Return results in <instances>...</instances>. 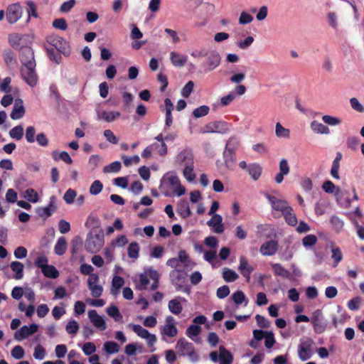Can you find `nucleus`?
Returning a JSON list of instances; mask_svg holds the SVG:
<instances>
[{"instance_id": "nucleus-53", "label": "nucleus", "mask_w": 364, "mask_h": 364, "mask_svg": "<svg viewBox=\"0 0 364 364\" xmlns=\"http://www.w3.org/2000/svg\"><path fill=\"white\" fill-rule=\"evenodd\" d=\"M8 41L12 48H17L21 45L22 36L18 33H12L9 36Z\"/></svg>"}, {"instance_id": "nucleus-37", "label": "nucleus", "mask_w": 364, "mask_h": 364, "mask_svg": "<svg viewBox=\"0 0 364 364\" xmlns=\"http://www.w3.org/2000/svg\"><path fill=\"white\" fill-rule=\"evenodd\" d=\"M45 48H46V50L47 53V55L51 61H53L57 64H59L61 62V60H62L61 54L62 53L58 51L57 50L54 49L53 48H49V47L46 46Z\"/></svg>"}, {"instance_id": "nucleus-28", "label": "nucleus", "mask_w": 364, "mask_h": 364, "mask_svg": "<svg viewBox=\"0 0 364 364\" xmlns=\"http://www.w3.org/2000/svg\"><path fill=\"white\" fill-rule=\"evenodd\" d=\"M342 154L341 152H337L335 159L332 163V166L331 169V175L333 178L336 179H339L340 176L338 173L339 168H340V161L342 159Z\"/></svg>"}, {"instance_id": "nucleus-61", "label": "nucleus", "mask_w": 364, "mask_h": 364, "mask_svg": "<svg viewBox=\"0 0 364 364\" xmlns=\"http://www.w3.org/2000/svg\"><path fill=\"white\" fill-rule=\"evenodd\" d=\"M25 354L23 348L21 346H16L11 350V356L17 360L23 358Z\"/></svg>"}, {"instance_id": "nucleus-42", "label": "nucleus", "mask_w": 364, "mask_h": 364, "mask_svg": "<svg viewBox=\"0 0 364 364\" xmlns=\"http://www.w3.org/2000/svg\"><path fill=\"white\" fill-rule=\"evenodd\" d=\"M146 274L149 275V278L154 280V282L152 283L151 286V290H155L159 287V272L151 268H149L146 270Z\"/></svg>"}, {"instance_id": "nucleus-49", "label": "nucleus", "mask_w": 364, "mask_h": 364, "mask_svg": "<svg viewBox=\"0 0 364 364\" xmlns=\"http://www.w3.org/2000/svg\"><path fill=\"white\" fill-rule=\"evenodd\" d=\"M24 198L29 202L35 203L39 200L38 193L33 188H28L25 191Z\"/></svg>"}, {"instance_id": "nucleus-33", "label": "nucleus", "mask_w": 364, "mask_h": 364, "mask_svg": "<svg viewBox=\"0 0 364 364\" xmlns=\"http://www.w3.org/2000/svg\"><path fill=\"white\" fill-rule=\"evenodd\" d=\"M177 212L183 218H187L192 214L189 204L186 200H183L178 203Z\"/></svg>"}, {"instance_id": "nucleus-23", "label": "nucleus", "mask_w": 364, "mask_h": 364, "mask_svg": "<svg viewBox=\"0 0 364 364\" xmlns=\"http://www.w3.org/2000/svg\"><path fill=\"white\" fill-rule=\"evenodd\" d=\"M177 159L184 166L193 165L194 164L193 152L188 149L181 151L178 154Z\"/></svg>"}, {"instance_id": "nucleus-27", "label": "nucleus", "mask_w": 364, "mask_h": 364, "mask_svg": "<svg viewBox=\"0 0 364 364\" xmlns=\"http://www.w3.org/2000/svg\"><path fill=\"white\" fill-rule=\"evenodd\" d=\"M170 59L172 64L176 67H182L187 62V56L181 55L176 52H171L170 53Z\"/></svg>"}, {"instance_id": "nucleus-30", "label": "nucleus", "mask_w": 364, "mask_h": 364, "mask_svg": "<svg viewBox=\"0 0 364 364\" xmlns=\"http://www.w3.org/2000/svg\"><path fill=\"white\" fill-rule=\"evenodd\" d=\"M92 325L100 331L107 328V324L104 318L97 314L95 310H92Z\"/></svg>"}, {"instance_id": "nucleus-48", "label": "nucleus", "mask_w": 364, "mask_h": 364, "mask_svg": "<svg viewBox=\"0 0 364 364\" xmlns=\"http://www.w3.org/2000/svg\"><path fill=\"white\" fill-rule=\"evenodd\" d=\"M122 168L121 162L115 161L103 168L104 173H118Z\"/></svg>"}, {"instance_id": "nucleus-54", "label": "nucleus", "mask_w": 364, "mask_h": 364, "mask_svg": "<svg viewBox=\"0 0 364 364\" xmlns=\"http://www.w3.org/2000/svg\"><path fill=\"white\" fill-rule=\"evenodd\" d=\"M105 350L109 354L118 353L119 346L114 341H107L104 344Z\"/></svg>"}, {"instance_id": "nucleus-19", "label": "nucleus", "mask_w": 364, "mask_h": 364, "mask_svg": "<svg viewBox=\"0 0 364 364\" xmlns=\"http://www.w3.org/2000/svg\"><path fill=\"white\" fill-rule=\"evenodd\" d=\"M238 269L240 274L246 279V282H249L250 280V275L253 271V267L250 265L247 259L244 257H240V265Z\"/></svg>"}, {"instance_id": "nucleus-9", "label": "nucleus", "mask_w": 364, "mask_h": 364, "mask_svg": "<svg viewBox=\"0 0 364 364\" xmlns=\"http://www.w3.org/2000/svg\"><path fill=\"white\" fill-rule=\"evenodd\" d=\"M23 8L19 3L9 5L6 9V20L10 24L16 23L21 17Z\"/></svg>"}, {"instance_id": "nucleus-20", "label": "nucleus", "mask_w": 364, "mask_h": 364, "mask_svg": "<svg viewBox=\"0 0 364 364\" xmlns=\"http://www.w3.org/2000/svg\"><path fill=\"white\" fill-rule=\"evenodd\" d=\"M278 250V242L276 240H269L263 243L259 249L260 252L265 256L274 255Z\"/></svg>"}, {"instance_id": "nucleus-46", "label": "nucleus", "mask_w": 364, "mask_h": 364, "mask_svg": "<svg viewBox=\"0 0 364 364\" xmlns=\"http://www.w3.org/2000/svg\"><path fill=\"white\" fill-rule=\"evenodd\" d=\"M178 333V329L173 323H166L162 331V334L168 337H175Z\"/></svg>"}, {"instance_id": "nucleus-55", "label": "nucleus", "mask_w": 364, "mask_h": 364, "mask_svg": "<svg viewBox=\"0 0 364 364\" xmlns=\"http://www.w3.org/2000/svg\"><path fill=\"white\" fill-rule=\"evenodd\" d=\"M183 174L188 181L192 182L196 178V174L193 171V164L190 166H185Z\"/></svg>"}, {"instance_id": "nucleus-45", "label": "nucleus", "mask_w": 364, "mask_h": 364, "mask_svg": "<svg viewBox=\"0 0 364 364\" xmlns=\"http://www.w3.org/2000/svg\"><path fill=\"white\" fill-rule=\"evenodd\" d=\"M275 134L279 138L288 139L290 136L289 129L284 128L279 122L276 124Z\"/></svg>"}, {"instance_id": "nucleus-59", "label": "nucleus", "mask_w": 364, "mask_h": 364, "mask_svg": "<svg viewBox=\"0 0 364 364\" xmlns=\"http://www.w3.org/2000/svg\"><path fill=\"white\" fill-rule=\"evenodd\" d=\"M82 246V239L80 236H75L71 242V253H77L78 250Z\"/></svg>"}, {"instance_id": "nucleus-58", "label": "nucleus", "mask_w": 364, "mask_h": 364, "mask_svg": "<svg viewBox=\"0 0 364 364\" xmlns=\"http://www.w3.org/2000/svg\"><path fill=\"white\" fill-rule=\"evenodd\" d=\"M149 275L146 274V270L145 271L144 274H140L139 276V284H138V289L139 290H145L146 289V287L148 284L149 283Z\"/></svg>"}, {"instance_id": "nucleus-6", "label": "nucleus", "mask_w": 364, "mask_h": 364, "mask_svg": "<svg viewBox=\"0 0 364 364\" xmlns=\"http://www.w3.org/2000/svg\"><path fill=\"white\" fill-rule=\"evenodd\" d=\"M221 62L220 53L215 50H211L206 56L205 60L202 63V67L205 73L214 70L217 68Z\"/></svg>"}, {"instance_id": "nucleus-52", "label": "nucleus", "mask_w": 364, "mask_h": 364, "mask_svg": "<svg viewBox=\"0 0 364 364\" xmlns=\"http://www.w3.org/2000/svg\"><path fill=\"white\" fill-rule=\"evenodd\" d=\"M331 257L333 259V267H336L338 264L343 259V253L338 247H333L331 249Z\"/></svg>"}, {"instance_id": "nucleus-16", "label": "nucleus", "mask_w": 364, "mask_h": 364, "mask_svg": "<svg viewBox=\"0 0 364 364\" xmlns=\"http://www.w3.org/2000/svg\"><path fill=\"white\" fill-rule=\"evenodd\" d=\"M56 197L54 196H52L50 198L49 203L48 206L43 207V208H39L37 209V213L38 215L44 219L48 218V217L51 216L52 214L55 212L57 210V206L55 205L56 203Z\"/></svg>"}, {"instance_id": "nucleus-50", "label": "nucleus", "mask_w": 364, "mask_h": 364, "mask_svg": "<svg viewBox=\"0 0 364 364\" xmlns=\"http://www.w3.org/2000/svg\"><path fill=\"white\" fill-rule=\"evenodd\" d=\"M9 135L12 139L17 141L22 139L23 136V128L21 125H18L12 128L9 132Z\"/></svg>"}, {"instance_id": "nucleus-1", "label": "nucleus", "mask_w": 364, "mask_h": 364, "mask_svg": "<svg viewBox=\"0 0 364 364\" xmlns=\"http://www.w3.org/2000/svg\"><path fill=\"white\" fill-rule=\"evenodd\" d=\"M176 348L180 356H188V360L192 363H196L199 360V354L192 343L187 341L184 338L178 340Z\"/></svg>"}, {"instance_id": "nucleus-29", "label": "nucleus", "mask_w": 364, "mask_h": 364, "mask_svg": "<svg viewBox=\"0 0 364 364\" xmlns=\"http://www.w3.org/2000/svg\"><path fill=\"white\" fill-rule=\"evenodd\" d=\"M120 115L121 114L118 111H103L101 113L98 114V118L100 119H103L107 122H111L119 118Z\"/></svg>"}, {"instance_id": "nucleus-56", "label": "nucleus", "mask_w": 364, "mask_h": 364, "mask_svg": "<svg viewBox=\"0 0 364 364\" xmlns=\"http://www.w3.org/2000/svg\"><path fill=\"white\" fill-rule=\"evenodd\" d=\"M210 108L207 105H201L196 108L193 112V115L196 118H200L206 116L209 112Z\"/></svg>"}, {"instance_id": "nucleus-2", "label": "nucleus", "mask_w": 364, "mask_h": 364, "mask_svg": "<svg viewBox=\"0 0 364 364\" xmlns=\"http://www.w3.org/2000/svg\"><path fill=\"white\" fill-rule=\"evenodd\" d=\"M46 40L50 46L60 52L64 56L68 57L70 55L71 49L70 43L63 37L52 33L47 36Z\"/></svg>"}, {"instance_id": "nucleus-39", "label": "nucleus", "mask_w": 364, "mask_h": 364, "mask_svg": "<svg viewBox=\"0 0 364 364\" xmlns=\"http://www.w3.org/2000/svg\"><path fill=\"white\" fill-rule=\"evenodd\" d=\"M282 215L284 216L285 221L290 225L294 226L297 224V218L294 213L291 207H289L288 210H285Z\"/></svg>"}, {"instance_id": "nucleus-40", "label": "nucleus", "mask_w": 364, "mask_h": 364, "mask_svg": "<svg viewBox=\"0 0 364 364\" xmlns=\"http://www.w3.org/2000/svg\"><path fill=\"white\" fill-rule=\"evenodd\" d=\"M107 314L110 317L113 318L116 322H122V321L123 316L121 314V313L119 312V309L116 306L112 305V306H109L107 309Z\"/></svg>"}, {"instance_id": "nucleus-47", "label": "nucleus", "mask_w": 364, "mask_h": 364, "mask_svg": "<svg viewBox=\"0 0 364 364\" xmlns=\"http://www.w3.org/2000/svg\"><path fill=\"white\" fill-rule=\"evenodd\" d=\"M139 245L136 242H133L129 244L127 248V253L129 257L132 259H137L139 257Z\"/></svg>"}, {"instance_id": "nucleus-13", "label": "nucleus", "mask_w": 364, "mask_h": 364, "mask_svg": "<svg viewBox=\"0 0 364 364\" xmlns=\"http://www.w3.org/2000/svg\"><path fill=\"white\" fill-rule=\"evenodd\" d=\"M20 60L22 66H36V61L34 58V52L31 47H23L21 49Z\"/></svg>"}, {"instance_id": "nucleus-15", "label": "nucleus", "mask_w": 364, "mask_h": 364, "mask_svg": "<svg viewBox=\"0 0 364 364\" xmlns=\"http://www.w3.org/2000/svg\"><path fill=\"white\" fill-rule=\"evenodd\" d=\"M271 204L272 208L274 210L279 211L282 214L290 207L287 201L279 199L267 193L264 194Z\"/></svg>"}, {"instance_id": "nucleus-38", "label": "nucleus", "mask_w": 364, "mask_h": 364, "mask_svg": "<svg viewBox=\"0 0 364 364\" xmlns=\"http://www.w3.org/2000/svg\"><path fill=\"white\" fill-rule=\"evenodd\" d=\"M124 281L122 277L114 276L112 282L111 294L116 296L119 294L120 288L124 285Z\"/></svg>"}, {"instance_id": "nucleus-41", "label": "nucleus", "mask_w": 364, "mask_h": 364, "mask_svg": "<svg viewBox=\"0 0 364 364\" xmlns=\"http://www.w3.org/2000/svg\"><path fill=\"white\" fill-rule=\"evenodd\" d=\"M238 277V274L234 270L228 267L223 269V278L226 282H235Z\"/></svg>"}, {"instance_id": "nucleus-60", "label": "nucleus", "mask_w": 364, "mask_h": 364, "mask_svg": "<svg viewBox=\"0 0 364 364\" xmlns=\"http://www.w3.org/2000/svg\"><path fill=\"white\" fill-rule=\"evenodd\" d=\"M194 82L192 80L188 81L181 90V95L188 98L193 90Z\"/></svg>"}, {"instance_id": "nucleus-12", "label": "nucleus", "mask_w": 364, "mask_h": 364, "mask_svg": "<svg viewBox=\"0 0 364 364\" xmlns=\"http://www.w3.org/2000/svg\"><path fill=\"white\" fill-rule=\"evenodd\" d=\"M239 145L240 140L237 137L232 136L228 140L223 152L224 161L226 166H228V156H230L232 160V156L235 154V151L238 148Z\"/></svg>"}, {"instance_id": "nucleus-63", "label": "nucleus", "mask_w": 364, "mask_h": 364, "mask_svg": "<svg viewBox=\"0 0 364 364\" xmlns=\"http://www.w3.org/2000/svg\"><path fill=\"white\" fill-rule=\"evenodd\" d=\"M45 356L46 350L41 345L38 344L35 347L33 357L37 360H41L45 358Z\"/></svg>"}, {"instance_id": "nucleus-51", "label": "nucleus", "mask_w": 364, "mask_h": 364, "mask_svg": "<svg viewBox=\"0 0 364 364\" xmlns=\"http://www.w3.org/2000/svg\"><path fill=\"white\" fill-rule=\"evenodd\" d=\"M152 151H156L160 156H164L168 152V148L165 142L162 144L154 143L151 145Z\"/></svg>"}, {"instance_id": "nucleus-34", "label": "nucleus", "mask_w": 364, "mask_h": 364, "mask_svg": "<svg viewBox=\"0 0 364 364\" xmlns=\"http://www.w3.org/2000/svg\"><path fill=\"white\" fill-rule=\"evenodd\" d=\"M52 157L55 161L62 160L68 164H71L73 163V160L69 154L65 151L60 152L57 150H55L52 152Z\"/></svg>"}, {"instance_id": "nucleus-25", "label": "nucleus", "mask_w": 364, "mask_h": 364, "mask_svg": "<svg viewBox=\"0 0 364 364\" xmlns=\"http://www.w3.org/2000/svg\"><path fill=\"white\" fill-rule=\"evenodd\" d=\"M248 174L251 176L255 181H257L262 173V166L257 163H252L249 164V168L247 171Z\"/></svg>"}, {"instance_id": "nucleus-31", "label": "nucleus", "mask_w": 364, "mask_h": 364, "mask_svg": "<svg viewBox=\"0 0 364 364\" xmlns=\"http://www.w3.org/2000/svg\"><path fill=\"white\" fill-rule=\"evenodd\" d=\"M68 247L66 239L64 237H60L54 247L55 253L57 255H63L65 253Z\"/></svg>"}, {"instance_id": "nucleus-22", "label": "nucleus", "mask_w": 364, "mask_h": 364, "mask_svg": "<svg viewBox=\"0 0 364 364\" xmlns=\"http://www.w3.org/2000/svg\"><path fill=\"white\" fill-rule=\"evenodd\" d=\"M186 302V299L181 296H177L168 301V310L175 315L180 314L183 311L181 302Z\"/></svg>"}, {"instance_id": "nucleus-14", "label": "nucleus", "mask_w": 364, "mask_h": 364, "mask_svg": "<svg viewBox=\"0 0 364 364\" xmlns=\"http://www.w3.org/2000/svg\"><path fill=\"white\" fill-rule=\"evenodd\" d=\"M38 329V325L36 323H32L29 326H23L19 330L15 332L14 338L18 341H22L37 332Z\"/></svg>"}, {"instance_id": "nucleus-8", "label": "nucleus", "mask_w": 364, "mask_h": 364, "mask_svg": "<svg viewBox=\"0 0 364 364\" xmlns=\"http://www.w3.org/2000/svg\"><path fill=\"white\" fill-rule=\"evenodd\" d=\"M313 340L309 338H306L304 341H301L298 346V355L301 360H307L311 357L313 354Z\"/></svg>"}, {"instance_id": "nucleus-32", "label": "nucleus", "mask_w": 364, "mask_h": 364, "mask_svg": "<svg viewBox=\"0 0 364 364\" xmlns=\"http://www.w3.org/2000/svg\"><path fill=\"white\" fill-rule=\"evenodd\" d=\"M310 127L314 132L317 134H328L330 133V129L327 126L316 120L311 122Z\"/></svg>"}, {"instance_id": "nucleus-43", "label": "nucleus", "mask_w": 364, "mask_h": 364, "mask_svg": "<svg viewBox=\"0 0 364 364\" xmlns=\"http://www.w3.org/2000/svg\"><path fill=\"white\" fill-rule=\"evenodd\" d=\"M43 275L48 278L55 279L58 277L59 272L57 269L53 265H48L44 267L41 270Z\"/></svg>"}, {"instance_id": "nucleus-4", "label": "nucleus", "mask_w": 364, "mask_h": 364, "mask_svg": "<svg viewBox=\"0 0 364 364\" xmlns=\"http://www.w3.org/2000/svg\"><path fill=\"white\" fill-rule=\"evenodd\" d=\"M209 357L213 363L219 361L220 364H232L233 361V355L223 346L219 347V353L215 350L212 351Z\"/></svg>"}, {"instance_id": "nucleus-17", "label": "nucleus", "mask_w": 364, "mask_h": 364, "mask_svg": "<svg viewBox=\"0 0 364 364\" xmlns=\"http://www.w3.org/2000/svg\"><path fill=\"white\" fill-rule=\"evenodd\" d=\"M335 196L337 202L343 207L348 208L351 206L352 200L350 198V193L348 190H342L337 188Z\"/></svg>"}, {"instance_id": "nucleus-64", "label": "nucleus", "mask_w": 364, "mask_h": 364, "mask_svg": "<svg viewBox=\"0 0 364 364\" xmlns=\"http://www.w3.org/2000/svg\"><path fill=\"white\" fill-rule=\"evenodd\" d=\"M232 299L235 304L240 305L245 301L246 297L243 291L238 290L233 293Z\"/></svg>"}, {"instance_id": "nucleus-7", "label": "nucleus", "mask_w": 364, "mask_h": 364, "mask_svg": "<svg viewBox=\"0 0 364 364\" xmlns=\"http://www.w3.org/2000/svg\"><path fill=\"white\" fill-rule=\"evenodd\" d=\"M311 322L316 333L321 334L326 331L327 322L323 319L321 309H317L313 312Z\"/></svg>"}, {"instance_id": "nucleus-3", "label": "nucleus", "mask_w": 364, "mask_h": 364, "mask_svg": "<svg viewBox=\"0 0 364 364\" xmlns=\"http://www.w3.org/2000/svg\"><path fill=\"white\" fill-rule=\"evenodd\" d=\"M171 284L177 291H182L189 294L190 289L185 286L186 282V273L182 270L174 269L170 272Z\"/></svg>"}, {"instance_id": "nucleus-62", "label": "nucleus", "mask_w": 364, "mask_h": 364, "mask_svg": "<svg viewBox=\"0 0 364 364\" xmlns=\"http://www.w3.org/2000/svg\"><path fill=\"white\" fill-rule=\"evenodd\" d=\"M360 142V139L358 136H349L346 141L348 147L353 151L357 149Z\"/></svg>"}, {"instance_id": "nucleus-11", "label": "nucleus", "mask_w": 364, "mask_h": 364, "mask_svg": "<svg viewBox=\"0 0 364 364\" xmlns=\"http://www.w3.org/2000/svg\"><path fill=\"white\" fill-rule=\"evenodd\" d=\"M36 66H22L21 74L23 80L31 87H34L37 84L38 75L35 70Z\"/></svg>"}, {"instance_id": "nucleus-5", "label": "nucleus", "mask_w": 364, "mask_h": 364, "mask_svg": "<svg viewBox=\"0 0 364 364\" xmlns=\"http://www.w3.org/2000/svg\"><path fill=\"white\" fill-rule=\"evenodd\" d=\"M229 130L228 123L223 121H214L206 124L200 129V134L220 133L224 134Z\"/></svg>"}, {"instance_id": "nucleus-35", "label": "nucleus", "mask_w": 364, "mask_h": 364, "mask_svg": "<svg viewBox=\"0 0 364 364\" xmlns=\"http://www.w3.org/2000/svg\"><path fill=\"white\" fill-rule=\"evenodd\" d=\"M273 272L275 275L281 276L286 279H289L291 274L289 270L283 267L279 263H274L271 264Z\"/></svg>"}, {"instance_id": "nucleus-18", "label": "nucleus", "mask_w": 364, "mask_h": 364, "mask_svg": "<svg viewBox=\"0 0 364 364\" xmlns=\"http://www.w3.org/2000/svg\"><path fill=\"white\" fill-rule=\"evenodd\" d=\"M169 187L173 191V193L178 196L183 195L186 192V188L181 184L179 178L176 175H171L167 178Z\"/></svg>"}, {"instance_id": "nucleus-21", "label": "nucleus", "mask_w": 364, "mask_h": 364, "mask_svg": "<svg viewBox=\"0 0 364 364\" xmlns=\"http://www.w3.org/2000/svg\"><path fill=\"white\" fill-rule=\"evenodd\" d=\"M209 227H212L216 233H223L224 232V225L223 224V218L220 215L214 214L207 222Z\"/></svg>"}, {"instance_id": "nucleus-24", "label": "nucleus", "mask_w": 364, "mask_h": 364, "mask_svg": "<svg viewBox=\"0 0 364 364\" xmlns=\"http://www.w3.org/2000/svg\"><path fill=\"white\" fill-rule=\"evenodd\" d=\"M24 114L25 108L23 105V101L21 100H16L13 109L10 114L11 118L14 120L19 119L23 117Z\"/></svg>"}, {"instance_id": "nucleus-26", "label": "nucleus", "mask_w": 364, "mask_h": 364, "mask_svg": "<svg viewBox=\"0 0 364 364\" xmlns=\"http://www.w3.org/2000/svg\"><path fill=\"white\" fill-rule=\"evenodd\" d=\"M166 107V121L165 124L169 127L173 123L172 111L173 110V105L169 98H166L164 100Z\"/></svg>"}, {"instance_id": "nucleus-57", "label": "nucleus", "mask_w": 364, "mask_h": 364, "mask_svg": "<svg viewBox=\"0 0 364 364\" xmlns=\"http://www.w3.org/2000/svg\"><path fill=\"white\" fill-rule=\"evenodd\" d=\"M3 58H4V60L5 63L8 66L16 63V59L14 58V53L10 49L5 50L3 52Z\"/></svg>"}, {"instance_id": "nucleus-36", "label": "nucleus", "mask_w": 364, "mask_h": 364, "mask_svg": "<svg viewBox=\"0 0 364 364\" xmlns=\"http://www.w3.org/2000/svg\"><path fill=\"white\" fill-rule=\"evenodd\" d=\"M11 269L14 272H15V275L14 277L16 279H21L23 276V264L18 261H14L11 263Z\"/></svg>"}, {"instance_id": "nucleus-10", "label": "nucleus", "mask_w": 364, "mask_h": 364, "mask_svg": "<svg viewBox=\"0 0 364 364\" xmlns=\"http://www.w3.org/2000/svg\"><path fill=\"white\" fill-rule=\"evenodd\" d=\"M133 331L141 338L147 341V344L149 347L153 346L156 342V336L154 334L150 333L146 329L144 328L139 324H129Z\"/></svg>"}, {"instance_id": "nucleus-44", "label": "nucleus", "mask_w": 364, "mask_h": 364, "mask_svg": "<svg viewBox=\"0 0 364 364\" xmlns=\"http://www.w3.org/2000/svg\"><path fill=\"white\" fill-rule=\"evenodd\" d=\"M330 223L337 232H341L344 226L343 220L337 215L331 217Z\"/></svg>"}]
</instances>
